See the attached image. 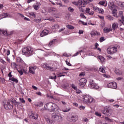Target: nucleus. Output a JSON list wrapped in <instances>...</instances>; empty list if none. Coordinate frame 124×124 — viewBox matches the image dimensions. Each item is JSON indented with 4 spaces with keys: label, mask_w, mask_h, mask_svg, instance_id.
Instances as JSON below:
<instances>
[{
    "label": "nucleus",
    "mask_w": 124,
    "mask_h": 124,
    "mask_svg": "<svg viewBox=\"0 0 124 124\" xmlns=\"http://www.w3.org/2000/svg\"><path fill=\"white\" fill-rule=\"evenodd\" d=\"M46 106L47 108V110L49 111V112H58V111H59V107L55 103H48L46 104Z\"/></svg>",
    "instance_id": "nucleus-1"
},
{
    "label": "nucleus",
    "mask_w": 124,
    "mask_h": 124,
    "mask_svg": "<svg viewBox=\"0 0 124 124\" xmlns=\"http://www.w3.org/2000/svg\"><path fill=\"white\" fill-rule=\"evenodd\" d=\"M22 54L26 57H31L33 54V50L31 46H27L22 49Z\"/></svg>",
    "instance_id": "nucleus-2"
},
{
    "label": "nucleus",
    "mask_w": 124,
    "mask_h": 124,
    "mask_svg": "<svg viewBox=\"0 0 124 124\" xmlns=\"http://www.w3.org/2000/svg\"><path fill=\"white\" fill-rule=\"evenodd\" d=\"M51 119L54 120V122H58L59 123H61V122L63 121V118L62 117V115L56 113L51 114Z\"/></svg>",
    "instance_id": "nucleus-3"
},
{
    "label": "nucleus",
    "mask_w": 124,
    "mask_h": 124,
    "mask_svg": "<svg viewBox=\"0 0 124 124\" xmlns=\"http://www.w3.org/2000/svg\"><path fill=\"white\" fill-rule=\"evenodd\" d=\"M83 101L84 103H92V102H94L95 100L89 95H84L83 96Z\"/></svg>",
    "instance_id": "nucleus-4"
},
{
    "label": "nucleus",
    "mask_w": 124,
    "mask_h": 124,
    "mask_svg": "<svg viewBox=\"0 0 124 124\" xmlns=\"http://www.w3.org/2000/svg\"><path fill=\"white\" fill-rule=\"evenodd\" d=\"M120 46H109L108 48L107 51V53L110 54V55H113V54H115V53H117L118 51V48L119 49Z\"/></svg>",
    "instance_id": "nucleus-5"
},
{
    "label": "nucleus",
    "mask_w": 124,
    "mask_h": 124,
    "mask_svg": "<svg viewBox=\"0 0 124 124\" xmlns=\"http://www.w3.org/2000/svg\"><path fill=\"white\" fill-rule=\"evenodd\" d=\"M101 112L106 116H110L113 113V110L110 108H105L104 109L101 110Z\"/></svg>",
    "instance_id": "nucleus-6"
},
{
    "label": "nucleus",
    "mask_w": 124,
    "mask_h": 124,
    "mask_svg": "<svg viewBox=\"0 0 124 124\" xmlns=\"http://www.w3.org/2000/svg\"><path fill=\"white\" fill-rule=\"evenodd\" d=\"M89 87L90 88V89H93L94 90H97V89H99V86L95 84V83H94L93 80H90Z\"/></svg>",
    "instance_id": "nucleus-7"
},
{
    "label": "nucleus",
    "mask_w": 124,
    "mask_h": 124,
    "mask_svg": "<svg viewBox=\"0 0 124 124\" xmlns=\"http://www.w3.org/2000/svg\"><path fill=\"white\" fill-rule=\"evenodd\" d=\"M5 109L8 110L13 108V105L10 104V102L7 101L3 104Z\"/></svg>",
    "instance_id": "nucleus-8"
},
{
    "label": "nucleus",
    "mask_w": 124,
    "mask_h": 124,
    "mask_svg": "<svg viewBox=\"0 0 124 124\" xmlns=\"http://www.w3.org/2000/svg\"><path fill=\"white\" fill-rule=\"evenodd\" d=\"M107 87L110 89H116L117 88V83L115 82H110L107 85Z\"/></svg>",
    "instance_id": "nucleus-9"
},
{
    "label": "nucleus",
    "mask_w": 124,
    "mask_h": 124,
    "mask_svg": "<svg viewBox=\"0 0 124 124\" xmlns=\"http://www.w3.org/2000/svg\"><path fill=\"white\" fill-rule=\"evenodd\" d=\"M37 68V66H30L29 67V72L31 74H35V70Z\"/></svg>",
    "instance_id": "nucleus-10"
},
{
    "label": "nucleus",
    "mask_w": 124,
    "mask_h": 124,
    "mask_svg": "<svg viewBox=\"0 0 124 124\" xmlns=\"http://www.w3.org/2000/svg\"><path fill=\"white\" fill-rule=\"evenodd\" d=\"M79 85L81 87H84L85 85H86V83H87V79L85 78H82L79 80Z\"/></svg>",
    "instance_id": "nucleus-11"
},
{
    "label": "nucleus",
    "mask_w": 124,
    "mask_h": 124,
    "mask_svg": "<svg viewBox=\"0 0 124 124\" xmlns=\"http://www.w3.org/2000/svg\"><path fill=\"white\" fill-rule=\"evenodd\" d=\"M49 33V31L47 30H43L40 33V35L41 37H43V36H45L46 35H47Z\"/></svg>",
    "instance_id": "nucleus-12"
},
{
    "label": "nucleus",
    "mask_w": 124,
    "mask_h": 124,
    "mask_svg": "<svg viewBox=\"0 0 124 124\" xmlns=\"http://www.w3.org/2000/svg\"><path fill=\"white\" fill-rule=\"evenodd\" d=\"M6 17H10V15L6 13L1 14L0 15V20L3 19V18H6Z\"/></svg>",
    "instance_id": "nucleus-13"
},
{
    "label": "nucleus",
    "mask_w": 124,
    "mask_h": 124,
    "mask_svg": "<svg viewBox=\"0 0 124 124\" xmlns=\"http://www.w3.org/2000/svg\"><path fill=\"white\" fill-rule=\"evenodd\" d=\"M119 17H120V18H121L122 20V24L123 25H124V16L123 15V11H120L119 12Z\"/></svg>",
    "instance_id": "nucleus-14"
},
{
    "label": "nucleus",
    "mask_w": 124,
    "mask_h": 124,
    "mask_svg": "<svg viewBox=\"0 0 124 124\" xmlns=\"http://www.w3.org/2000/svg\"><path fill=\"white\" fill-rule=\"evenodd\" d=\"M95 10H96V11H98L99 13H100L101 14H103L104 13V11L101 8H99L97 7H95Z\"/></svg>",
    "instance_id": "nucleus-15"
},
{
    "label": "nucleus",
    "mask_w": 124,
    "mask_h": 124,
    "mask_svg": "<svg viewBox=\"0 0 124 124\" xmlns=\"http://www.w3.org/2000/svg\"><path fill=\"white\" fill-rule=\"evenodd\" d=\"M45 68H46L47 69V70H50V71H54V68L52 67H51L49 65H46V64H45L44 66Z\"/></svg>",
    "instance_id": "nucleus-16"
},
{
    "label": "nucleus",
    "mask_w": 124,
    "mask_h": 124,
    "mask_svg": "<svg viewBox=\"0 0 124 124\" xmlns=\"http://www.w3.org/2000/svg\"><path fill=\"white\" fill-rule=\"evenodd\" d=\"M46 121L47 123L48 124H53L54 122H55V121L53 119H51V120L49 118H46Z\"/></svg>",
    "instance_id": "nucleus-17"
},
{
    "label": "nucleus",
    "mask_w": 124,
    "mask_h": 124,
    "mask_svg": "<svg viewBox=\"0 0 124 124\" xmlns=\"http://www.w3.org/2000/svg\"><path fill=\"white\" fill-rule=\"evenodd\" d=\"M0 34L1 35H7V31L0 29Z\"/></svg>",
    "instance_id": "nucleus-18"
},
{
    "label": "nucleus",
    "mask_w": 124,
    "mask_h": 124,
    "mask_svg": "<svg viewBox=\"0 0 124 124\" xmlns=\"http://www.w3.org/2000/svg\"><path fill=\"white\" fill-rule=\"evenodd\" d=\"M119 27V24L117 23H113L112 25V28L113 30V31H115V30H117Z\"/></svg>",
    "instance_id": "nucleus-19"
},
{
    "label": "nucleus",
    "mask_w": 124,
    "mask_h": 124,
    "mask_svg": "<svg viewBox=\"0 0 124 124\" xmlns=\"http://www.w3.org/2000/svg\"><path fill=\"white\" fill-rule=\"evenodd\" d=\"M30 118H31V119H33L34 120H37V119H38V114H32L30 116Z\"/></svg>",
    "instance_id": "nucleus-20"
},
{
    "label": "nucleus",
    "mask_w": 124,
    "mask_h": 124,
    "mask_svg": "<svg viewBox=\"0 0 124 124\" xmlns=\"http://www.w3.org/2000/svg\"><path fill=\"white\" fill-rule=\"evenodd\" d=\"M57 42V39H54L50 42L49 44H48L49 47H52L53 44H55Z\"/></svg>",
    "instance_id": "nucleus-21"
},
{
    "label": "nucleus",
    "mask_w": 124,
    "mask_h": 124,
    "mask_svg": "<svg viewBox=\"0 0 124 124\" xmlns=\"http://www.w3.org/2000/svg\"><path fill=\"white\" fill-rule=\"evenodd\" d=\"M98 58L99 60H100V61L102 63H103V62H105V58H104V57H103L101 56H98Z\"/></svg>",
    "instance_id": "nucleus-22"
},
{
    "label": "nucleus",
    "mask_w": 124,
    "mask_h": 124,
    "mask_svg": "<svg viewBox=\"0 0 124 124\" xmlns=\"http://www.w3.org/2000/svg\"><path fill=\"white\" fill-rule=\"evenodd\" d=\"M35 105L37 107H42V106H43V103H42V102H38L37 104H35Z\"/></svg>",
    "instance_id": "nucleus-23"
},
{
    "label": "nucleus",
    "mask_w": 124,
    "mask_h": 124,
    "mask_svg": "<svg viewBox=\"0 0 124 124\" xmlns=\"http://www.w3.org/2000/svg\"><path fill=\"white\" fill-rule=\"evenodd\" d=\"M9 80L12 81L13 82H15V83H18V79L14 78H10Z\"/></svg>",
    "instance_id": "nucleus-24"
},
{
    "label": "nucleus",
    "mask_w": 124,
    "mask_h": 124,
    "mask_svg": "<svg viewBox=\"0 0 124 124\" xmlns=\"http://www.w3.org/2000/svg\"><path fill=\"white\" fill-rule=\"evenodd\" d=\"M111 30H110V28H105L104 29V31L105 33H108V32H109V31H111Z\"/></svg>",
    "instance_id": "nucleus-25"
},
{
    "label": "nucleus",
    "mask_w": 124,
    "mask_h": 124,
    "mask_svg": "<svg viewBox=\"0 0 124 124\" xmlns=\"http://www.w3.org/2000/svg\"><path fill=\"white\" fill-rule=\"evenodd\" d=\"M106 18L110 21H113V20H114V17L110 15L107 16H106Z\"/></svg>",
    "instance_id": "nucleus-26"
},
{
    "label": "nucleus",
    "mask_w": 124,
    "mask_h": 124,
    "mask_svg": "<svg viewBox=\"0 0 124 124\" xmlns=\"http://www.w3.org/2000/svg\"><path fill=\"white\" fill-rule=\"evenodd\" d=\"M113 16L114 17H116V18H118V16H117V10H113L112 12Z\"/></svg>",
    "instance_id": "nucleus-27"
},
{
    "label": "nucleus",
    "mask_w": 124,
    "mask_h": 124,
    "mask_svg": "<svg viewBox=\"0 0 124 124\" xmlns=\"http://www.w3.org/2000/svg\"><path fill=\"white\" fill-rule=\"evenodd\" d=\"M71 122H72L73 123H75L76 122V117L74 116H72L71 117Z\"/></svg>",
    "instance_id": "nucleus-28"
},
{
    "label": "nucleus",
    "mask_w": 124,
    "mask_h": 124,
    "mask_svg": "<svg viewBox=\"0 0 124 124\" xmlns=\"http://www.w3.org/2000/svg\"><path fill=\"white\" fill-rule=\"evenodd\" d=\"M52 30H54V29H60V26L58 24H55L52 27Z\"/></svg>",
    "instance_id": "nucleus-29"
},
{
    "label": "nucleus",
    "mask_w": 124,
    "mask_h": 124,
    "mask_svg": "<svg viewBox=\"0 0 124 124\" xmlns=\"http://www.w3.org/2000/svg\"><path fill=\"white\" fill-rule=\"evenodd\" d=\"M11 66L13 68H17V64L15 62H12Z\"/></svg>",
    "instance_id": "nucleus-30"
},
{
    "label": "nucleus",
    "mask_w": 124,
    "mask_h": 124,
    "mask_svg": "<svg viewBox=\"0 0 124 124\" xmlns=\"http://www.w3.org/2000/svg\"><path fill=\"white\" fill-rule=\"evenodd\" d=\"M16 62H23V60H22V59H21V58L17 57L16 59Z\"/></svg>",
    "instance_id": "nucleus-31"
},
{
    "label": "nucleus",
    "mask_w": 124,
    "mask_h": 124,
    "mask_svg": "<svg viewBox=\"0 0 124 124\" xmlns=\"http://www.w3.org/2000/svg\"><path fill=\"white\" fill-rule=\"evenodd\" d=\"M99 70L100 71V72H102V73H105V70H104V68H103L102 67H101Z\"/></svg>",
    "instance_id": "nucleus-32"
},
{
    "label": "nucleus",
    "mask_w": 124,
    "mask_h": 124,
    "mask_svg": "<svg viewBox=\"0 0 124 124\" xmlns=\"http://www.w3.org/2000/svg\"><path fill=\"white\" fill-rule=\"evenodd\" d=\"M67 28L69 29V30H74V27L72 25H68Z\"/></svg>",
    "instance_id": "nucleus-33"
},
{
    "label": "nucleus",
    "mask_w": 124,
    "mask_h": 124,
    "mask_svg": "<svg viewBox=\"0 0 124 124\" xmlns=\"http://www.w3.org/2000/svg\"><path fill=\"white\" fill-rule=\"evenodd\" d=\"M62 56L63 57H71V54H68L66 53H63Z\"/></svg>",
    "instance_id": "nucleus-34"
},
{
    "label": "nucleus",
    "mask_w": 124,
    "mask_h": 124,
    "mask_svg": "<svg viewBox=\"0 0 124 124\" xmlns=\"http://www.w3.org/2000/svg\"><path fill=\"white\" fill-rule=\"evenodd\" d=\"M68 11H69V12H73L74 11V9H73L72 7H69L68 8Z\"/></svg>",
    "instance_id": "nucleus-35"
},
{
    "label": "nucleus",
    "mask_w": 124,
    "mask_h": 124,
    "mask_svg": "<svg viewBox=\"0 0 124 124\" xmlns=\"http://www.w3.org/2000/svg\"><path fill=\"white\" fill-rule=\"evenodd\" d=\"M95 124H108L107 123L102 124V121L101 120L97 121Z\"/></svg>",
    "instance_id": "nucleus-36"
},
{
    "label": "nucleus",
    "mask_w": 124,
    "mask_h": 124,
    "mask_svg": "<svg viewBox=\"0 0 124 124\" xmlns=\"http://www.w3.org/2000/svg\"><path fill=\"white\" fill-rule=\"evenodd\" d=\"M70 111V108H66L65 109H62V112H64V113H66V112H69Z\"/></svg>",
    "instance_id": "nucleus-37"
},
{
    "label": "nucleus",
    "mask_w": 124,
    "mask_h": 124,
    "mask_svg": "<svg viewBox=\"0 0 124 124\" xmlns=\"http://www.w3.org/2000/svg\"><path fill=\"white\" fill-rule=\"evenodd\" d=\"M33 6L35 10H38L39 9V6L38 5H34Z\"/></svg>",
    "instance_id": "nucleus-38"
},
{
    "label": "nucleus",
    "mask_w": 124,
    "mask_h": 124,
    "mask_svg": "<svg viewBox=\"0 0 124 124\" xmlns=\"http://www.w3.org/2000/svg\"><path fill=\"white\" fill-rule=\"evenodd\" d=\"M79 23H82V24L83 25H84V26H87L88 25V23L87 22H84V21H82V20H79Z\"/></svg>",
    "instance_id": "nucleus-39"
},
{
    "label": "nucleus",
    "mask_w": 124,
    "mask_h": 124,
    "mask_svg": "<svg viewBox=\"0 0 124 124\" xmlns=\"http://www.w3.org/2000/svg\"><path fill=\"white\" fill-rule=\"evenodd\" d=\"M71 87L74 89V90H77V86H76L74 84H72L71 85Z\"/></svg>",
    "instance_id": "nucleus-40"
},
{
    "label": "nucleus",
    "mask_w": 124,
    "mask_h": 124,
    "mask_svg": "<svg viewBox=\"0 0 124 124\" xmlns=\"http://www.w3.org/2000/svg\"><path fill=\"white\" fill-rule=\"evenodd\" d=\"M86 5H87V2H86L85 1H82L81 6L82 7H85V6H86Z\"/></svg>",
    "instance_id": "nucleus-41"
},
{
    "label": "nucleus",
    "mask_w": 124,
    "mask_h": 124,
    "mask_svg": "<svg viewBox=\"0 0 124 124\" xmlns=\"http://www.w3.org/2000/svg\"><path fill=\"white\" fill-rule=\"evenodd\" d=\"M95 115H96V116H97L98 117H101V113L98 112H95Z\"/></svg>",
    "instance_id": "nucleus-42"
},
{
    "label": "nucleus",
    "mask_w": 124,
    "mask_h": 124,
    "mask_svg": "<svg viewBox=\"0 0 124 124\" xmlns=\"http://www.w3.org/2000/svg\"><path fill=\"white\" fill-rule=\"evenodd\" d=\"M49 79H51L52 80L54 79V80H56L57 79V76H55V77L50 76Z\"/></svg>",
    "instance_id": "nucleus-43"
},
{
    "label": "nucleus",
    "mask_w": 124,
    "mask_h": 124,
    "mask_svg": "<svg viewBox=\"0 0 124 124\" xmlns=\"http://www.w3.org/2000/svg\"><path fill=\"white\" fill-rule=\"evenodd\" d=\"M19 100H20V101H21V102H22V103H25V100L24 99V98H19Z\"/></svg>",
    "instance_id": "nucleus-44"
},
{
    "label": "nucleus",
    "mask_w": 124,
    "mask_h": 124,
    "mask_svg": "<svg viewBox=\"0 0 124 124\" xmlns=\"http://www.w3.org/2000/svg\"><path fill=\"white\" fill-rule=\"evenodd\" d=\"M78 108L80 110H85V108H86V107H85L83 106H80L78 107Z\"/></svg>",
    "instance_id": "nucleus-45"
},
{
    "label": "nucleus",
    "mask_w": 124,
    "mask_h": 124,
    "mask_svg": "<svg viewBox=\"0 0 124 124\" xmlns=\"http://www.w3.org/2000/svg\"><path fill=\"white\" fill-rule=\"evenodd\" d=\"M80 16L81 18H83L84 19H87V17H86V16H85L84 14H81Z\"/></svg>",
    "instance_id": "nucleus-46"
},
{
    "label": "nucleus",
    "mask_w": 124,
    "mask_h": 124,
    "mask_svg": "<svg viewBox=\"0 0 124 124\" xmlns=\"http://www.w3.org/2000/svg\"><path fill=\"white\" fill-rule=\"evenodd\" d=\"M99 4H100L101 5H104V4H105V1H101L99 2Z\"/></svg>",
    "instance_id": "nucleus-47"
},
{
    "label": "nucleus",
    "mask_w": 124,
    "mask_h": 124,
    "mask_svg": "<svg viewBox=\"0 0 124 124\" xmlns=\"http://www.w3.org/2000/svg\"><path fill=\"white\" fill-rule=\"evenodd\" d=\"M0 62L2 63H3V64H5L6 63V62H5V61H4V60H3V59H1L0 60Z\"/></svg>",
    "instance_id": "nucleus-48"
},
{
    "label": "nucleus",
    "mask_w": 124,
    "mask_h": 124,
    "mask_svg": "<svg viewBox=\"0 0 124 124\" xmlns=\"http://www.w3.org/2000/svg\"><path fill=\"white\" fill-rule=\"evenodd\" d=\"M83 1H82V0H78V5H82V2Z\"/></svg>",
    "instance_id": "nucleus-49"
},
{
    "label": "nucleus",
    "mask_w": 124,
    "mask_h": 124,
    "mask_svg": "<svg viewBox=\"0 0 124 124\" xmlns=\"http://www.w3.org/2000/svg\"><path fill=\"white\" fill-rule=\"evenodd\" d=\"M105 40V39H104V37H102L100 38V42H103Z\"/></svg>",
    "instance_id": "nucleus-50"
},
{
    "label": "nucleus",
    "mask_w": 124,
    "mask_h": 124,
    "mask_svg": "<svg viewBox=\"0 0 124 124\" xmlns=\"http://www.w3.org/2000/svg\"><path fill=\"white\" fill-rule=\"evenodd\" d=\"M79 54H80V52L78 50V51L77 52V53H76L75 54H74L73 55V57H76V56H78V55H79Z\"/></svg>",
    "instance_id": "nucleus-51"
},
{
    "label": "nucleus",
    "mask_w": 124,
    "mask_h": 124,
    "mask_svg": "<svg viewBox=\"0 0 124 124\" xmlns=\"http://www.w3.org/2000/svg\"><path fill=\"white\" fill-rule=\"evenodd\" d=\"M76 93H77V94H79L80 93H81V90H79V89H77L76 90Z\"/></svg>",
    "instance_id": "nucleus-52"
},
{
    "label": "nucleus",
    "mask_w": 124,
    "mask_h": 124,
    "mask_svg": "<svg viewBox=\"0 0 124 124\" xmlns=\"http://www.w3.org/2000/svg\"><path fill=\"white\" fill-rule=\"evenodd\" d=\"M41 111H44L45 110H47V107H46V105L44 106V108H42L41 109Z\"/></svg>",
    "instance_id": "nucleus-53"
},
{
    "label": "nucleus",
    "mask_w": 124,
    "mask_h": 124,
    "mask_svg": "<svg viewBox=\"0 0 124 124\" xmlns=\"http://www.w3.org/2000/svg\"><path fill=\"white\" fill-rule=\"evenodd\" d=\"M11 101L12 104H14L16 102V100H15L14 99H11Z\"/></svg>",
    "instance_id": "nucleus-54"
},
{
    "label": "nucleus",
    "mask_w": 124,
    "mask_h": 124,
    "mask_svg": "<svg viewBox=\"0 0 124 124\" xmlns=\"http://www.w3.org/2000/svg\"><path fill=\"white\" fill-rule=\"evenodd\" d=\"M114 6H108V8L110 9V10H112V9H114Z\"/></svg>",
    "instance_id": "nucleus-55"
},
{
    "label": "nucleus",
    "mask_w": 124,
    "mask_h": 124,
    "mask_svg": "<svg viewBox=\"0 0 124 124\" xmlns=\"http://www.w3.org/2000/svg\"><path fill=\"white\" fill-rule=\"evenodd\" d=\"M18 72H19L20 75H23V74H24V72H23V71L22 70H18Z\"/></svg>",
    "instance_id": "nucleus-56"
},
{
    "label": "nucleus",
    "mask_w": 124,
    "mask_h": 124,
    "mask_svg": "<svg viewBox=\"0 0 124 124\" xmlns=\"http://www.w3.org/2000/svg\"><path fill=\"white\" fill-rule=\"evenodd\" d=\"M91 10V9L90 8H87L86 10V13H88V14L90 13V11Z\"/></svg>",
    "instance_id": "nucleus-57"
},
{
    "label": "nucleus",
    "mask_w": 124,
    "mask_h": 124,
    "mask_svg": "<svg viewBox=\"0 0 124 124\" xmlns=\"http://www.w3.org/2000/svg\"><path fill=\"white\" fill-rule=\"evenodd\" d=\"M108 6H114V3H113L112 2H109Z\"/></svg>",
    "instance_id": "nucleus-58"
},
{
    "label": "nucleus",
    "mask_w": 124,
    "mask_h": 124,
    "mask_svg": "<svg viewBox=\"0 0 124 124\" xmlns=\"http://www.w3.org/2000/svg\"><path fill=\"white\" fill-rule=\"evenodd\" d=\"M66 63L67 65H68V66H72V65L71 64V63L68 62V61H66Z\"/></svg>",
    "instance_id": "nucleus-59"
},
{
    "label": "nucleus",
    "mask_w": 124,
    "mask_h": 124,
    "mask_svg": "<svg viewBox=\"0 0 124 124\" xmlns=\"http://www.w3.org/2000/svg\"><path fill=\"white\" fill-rule=\"evenodd\" d=\"M83 7H79V10L80 11H81V12H84V11H85V10L83 9V8H82Z\"/></svg>",
    "instance_id": "nucleus-60"
},
{
    "label": "nucleus",
    "mask_w": 124,
    "mask_h": 124,
    "mask_svg": "<svg viewBox=\"0 0 124 124\" xmlns=\"http://www.w3.org/2000/svg\"><path fill=\"white\" fill-rule=\"evenodd\" d=\"M96 32L92 31L91 33V35H96Z\"/></svg>",
    "instance_id": "nucleus-61"
},
{
    "label": "nucleus",
    "mask_w": 124,
    "mask_h": 124,
    "mask_svg": "<svg viewBox=\"0 0 124 124\" xmlns=\"http://www.w3.org/2000/svg\"><path fill=\"white\" fill-rule=\"evenodd\" d=\"M79 76H80V77H82V76H85V73L84 72H82L79 75Z\"/></svg>",
    "instance_id": "nucleus-62"
},
{
    "label": "nucleus",
    "mask_w": 124,
    "mask_h": 124,
    "mask_svg": "<svg viewBox=\"0 0 124 124\" xmlns=\"http://www.w3.org/2000/svg\"><path fill=\"white\" fill-rule=\"evenodd\" d=\"M99 45H98V44L97 43H96L95 44V49H97V47H98Z\"/></svg>",
    "instance_id": "nucleus-63"
},
{
    "label": "nucleus",
    "mask_w": 124,
    "mask_h": 124,
    "mask_svg": "<svg viewBox=\"0 0 124 124\" xmlns=\"http://www.w3.org/2000/svg\"><path fill=\"white\" fill-rule=\"evenodd\" d=\"M32 88L33 89V90H35V91H36L37 90V87H36L35 86L33 85L32 86Z\"/></svg>",
    "instance_id": "nucleus-64"
}]
</instances>
